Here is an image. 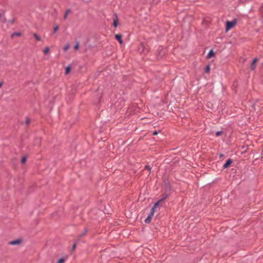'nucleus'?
Returning a JSON list of instances; mask_svg holds the SVG:
<instances>
[{
    "mask_svg": "<svg viewBox=\"0 0 263 263\" xmlns=\"http://www.w3.org/2000/svg\"><path fill=\"white\" fill-rule=\"evenodd\" d=\"M237 23V19L235 18L233 20L231 21H227L226 22V29L225 31L227 32L228 31L233 28Z\"/></svg>",
    "mask_w": 263,
    "mask_h": 263,
    "instance_id": "f257e3e1",
    "label": "nucleus"
},
{
    "mask_svg": "<svg viewBox=\"0 0 263 263\" xmlns=\"http://www.w3.org/2000/svg\"><path fill=\"white\" fill-rule=\"evenodd\" d=\"M164 183L165 185L164 188L165 192L170 194V192L171 191V186L170 184L169 181L168 180H165L164 181Z\"/></svg>",
    "mask_w": 263,
    "mask_h": 263,
    "instance_id": "f03ea898",
    "label": "nucleus"
},
{
    "mask_svg": "<svg viewBox=\"0 0 263 263\" xmlns=\"http://www.w3.org/2000/svg\"><path fill=\"white\" fill-rule=\"evenodd\" d=\"M155 212V210H154V209H151L150 213L145 220V222L146 223H149L151 222L152 218L154 216Z\"/></svg>",
    "mask_w": 263,
    "mask_h": 263,
    "instance_id": "7ed1b4c3",
    "label": "nucleus"
},
{
    "mask_svg": "<svg viewBox=\"0 0 263 263\" xmlns=\"http://www.w3.org/2000/svg\"><path fill=\"white\" fill-rule=\"evenodd\" d=\"M23 241V240L22 238H17L16 239L9 241V244L12 246H15L21 243Z\"/></svg>",
    "mask_w": 263,
    "mask_h": 263,
    "instance_id": "20e7f679",
    "label": "nucleus"
},
{
    "mask_svg": "<svg viewBox=\"0 0 263 263\" xmlns=\"http://www.w3.org/2000/svg\"><path fill=\"white\" fill-rule=\"evenodd\" d=\"M232 163H233V160L231 158L228 159L226 161V163L223 164V167H222L223 169L228 168L229 167H230L231 166V165L232 164Z\"/></svg>",
    "mask_w": 263,
    "mask_h": 263,
    "instance_id": "39448f33",
    "label": "nucleus"
},
{
    "mask_svg": "<svg viewBox=\"0 0 263 263\" xmlns=\"http://www.w3.org/2000/svg\"><path fill=\"white\" fill-rule=\"evenodd\" d=\"M258 61L257 58H255L252 61L250 68L252 70H254L256 67V62Z\"/></svg>",
    "mask_w": 263,
    "mask_h": 263,
    "instance_id": "423d86ee",
    "label": "nucleus"
},
{
    "mask_svg": "<svg viewBox=\"0 0 263 263\" xmlns=\"http://www.w3.org/2000/svg\"><path fill=\"white\" fill-rule=\"evenodd\" d=\"M122 35L121 34H117L115 36V38L116 40H117L120 45H122L123 43V41L122 39Z\"/></svg>",
    "mask_w": 263,
    "mask_h": 263,
    "instance_id": "0eeeda50",
    "label": "nucleus"
},
{
    "mask_svg": "<svg viewBox=\"0 0 263 263\" xmlns=\"http://www.w3.org/2000/svg\"><path fill=\"white\" fill-rule=\"evenodd\" d=\"M215 52L214 51L213 49H212L210 50L209 52L208 55H206V59H210L212 58L215 57Z\"/></svg>",
    "mask_w": 263,
    "mask_h": 263,
    "instance_id": "6e6552de",
    "label": "nucleus"
},
{
    "mask_svg": "<svg viewBox=\"0 0 263 263\" xmlns=\"http://www.w3.org/2000/svg\"><path fill=\"white\" fill-rule=\"evenodd\" d=\"M119 25H120V23L119 22L118 17H114L112 23V26L115 28H117Z\"/></svg>",
    "mask_w": 263,
    "mask_h": 263,
    "instance_id": "1a4fd4ad",
    "label": "nucleus"
},
{
    "mask_svg": "<svg viewBox=\"0 0 263 263\" xmlns=\"http://www.w3.org/2000/svg\"><path fill=\"white\" fill-rule=\"evenodd\" d=\"M87 231H88V229L86 228H85L84 229L83 232L78 236V238L77 241L79 240V239L80 238H81L85 236L86 235V234L87 233Z\"/></svg>",
    "mask_w": 263,
    "mask_h": 263,
    "instance_id": "9d476101",
    "label": "nucleus"
},
{
    "mask_svg": "<svg viewBox=\"0 0 263 263\" xmlns=\"http://www.w3.org/2000/svg\"><path fill=\"white\" fill-rule=\"evenodd\" d=\"M22 35V33L21 32H14L11 35V39H13L15 36L20 37Z\"/></svg>",
    "mask_w": 263,
    "mask_h": 263,
    "instance_id": "9b49d317",
    "label": "nucleus"
},
{
    "mask_svg": "<svg viewBox=\"0 0 263 263\" xmlns=\"http://www.w3.org/2000/svg\"><path fill=\"white\" fill-rule=\"evenodd\" d=\"M71 70V65H68L66 68H65V75L68 74Z\"/></svg>",
    "mask_w": 263,
    "mask_h": 263,
    "instance_id": "f8f14e48",
    "label": "nucleus"
},
{
    "mask_svg": "<svg viewBox=\"0 0 263 263\" xmlns=\"http://www.w3.org/2000/svg\"><path fill=\"white\" fill-rule=\"evenodd\" d=\"M169 195L170 194H168L164 192V193L161 195L162 198L160 199L161 200V201H163L164 200H165L166 198L168 197Z\"/></svg>",
    "mask_w": 263,
    "mask_h": 263,
    "instance_id": "ddd939ff",
    "label": "nucleus"
},
{
    "mask_svg": "<svg viewBox=\"0 0 263 263\" xmlns=\"http://www.w3.org/2000/svg\"><path fill=\"white\" fill-rule=\"evenodd\" d=\"M161 200L160 199L158 200L156 202L154 203L153 208L152 209H154V210L159 205L160 202H161Z\"/></svg>",
    "mask_w": 263,
    "mask_h": 263,
    "instance_id": "4468645a",
    "label": "nucleus"
},
{
    "mask_svg": "<svg viewBox=\"0 0 263 263\" xmlns=\"http://www.w3.org/2000/svg\"><path fill=\"white\" fill-rule=\"evenodd\" d=\"M211 68L210 65L209 64L207 65L204 69V71L205 73H209L210 72Z\"/></svg>",
    "mask_w": 263,
    "mask_h": 263,
    "instance_id": "2eb2a0df",
    "label": "nucleus"
},
{
    "mask_svg": "<svg viewBox=\"0 0 263 263\" xmlns=\"http://www.w3.org/2000/svg\"><path fill=\"white\" fill-rule=\"evenodd\" d=\"M27 161V156H24L22 157L21 160V162L22 164H25L26 162Z\"/></svg>",
    "mask_w": 263,
    "mask_h": 263,
    "instance_id": "dca6fc26",
    "label": "nucleus"
},
{
    "mask_svg": "<svg viewBox=\"0 0 263 263\" xmlns=\"http://www.w3.org/2000/svg\"><path fill=\"white\" fill-rule=\"evenodd\" d=\"M72 11L70 9H67L66 11L64 16H67V15H72Z\"/></svg>",
    "mask_w": 263,
    "mask_h": 263,
    "instance_id": "f3484780",
    "label": "nucleus"
},
{
    "mask_svg": "<svg viewBox=\"0 0 263 263\" xmlns=\"http://www.w3.org/2000/svg\"><path fill=\"white\" fill-rule=\"evenodd\" d=\"M33 35L37 41H40L41 40V37L39 35H38L36 33H34L33 34Z\"/></svg>",
    "mask_w": 263,
    "mask_h": 263,
    "instance_id": "a211bd4d",
    "label": "nucleus"
},
{
    "mask_svg": "<svg viewBox=\"0 0 263 263\" xmlns=\"http://www.w3.org/2000/svg\"><path fill=\"white\" fill-rule=\"evenodd\" d=\"M79 47H80L79 46V42H76V44L74 46V49L75 50H77L79 49Z\"/></svg>",
    "mask_w": 263,
    "mask_h": 263,
    "instance_id": "6ab92c4d",
    "label": "nucleus"
},
{
    "mask_svg": "<svg viewBox=\"0 0 263 263\" xmlns=\"http://www.w3.org/2000/svg\"><path fill=\"white\" fill-rule=\"evenodd\" d=\"M49 50H50V48L49 47L47 46V47H45L43 52L45 54H46L49 52Z\"/></svg>",
    "mask_w": 263,
    "mask_h": 263,
    "instance_id": "aec40b11",
    "label": "nucleus"
},
{
    "mask_svg": "<svg viewBox=\"0 0 263 263\" xmlns=\"http://www.w3.org/2000/svg\"><path fill=\"white\" fill-rule=\"evenodd\" d=\"M70 47V45L69 44H67L65 47L63 48L64 51L66 52Z\"/></svg>",
    "mask_w": 263,
    "mask_h": 263,
    "instance_id": "412c9836",
    "label": "nucleus"
},
{
    "mask_svg": "<svg viewBox=\"0 0 263 263\" xmlns=\"http://www.w3.org/2000/svg\"><path fill=\"white\" fill-rule=\"evenodd\" d=\"M65 261V259L64 257L60 258L58 261L57 263H64Z\"/></svg>",
    "mask_w": 263,
    "mask_h": 263,
    "instance_id": "4be33fe9",
    "label": "nucleus"
},
{
    "mask_svg": "<svg viewBox=\"0 0 263 263\" xmlns=\"http://www.w3.org/2000/svg\"><path fill=\"white\" fill-rule=\"evenodd\" d=\"M59 29V26L58 25H55L53 28V33H55Z\"/></svg>",
    "mask_w": 263,
    "mask_h": 263,
    "instance_id": "5701e85b",
    "label": "nucleus"
},
{
    "mask_svg": "<svg viewBox=\"0 0 263 263\" xmlns=\"http://www.w3.org/2000/svg\"><path fill=\"white\" fill-rule=\"evenodd\" d=\"M223 131L222 130H220V131H218L216 133V137H219L220 136V135H221L222 134H223Z\"/></svg>",
    "mask_w": 263,
    "mask_h": 263,
    "instance_id": "b1692460",
    "label": "nucleus"
},
{
    "mask_svg": "<svg viewBox=\"0 0 263 263\" xmlns=\"http://www.w3.org/2000/svg\"><path fill=\"white\" fill-rule=\"evenodd\" d=\"M145 169L149 171V173H150L151 170V167H150L149 165H146L145 166Z\"/></svg>",
    "mask_w": 263,
    "mask_h": 263,
    "instance_id": "393cba45",
    "label": "nucleus"
},
{
    "mask_svg": "<svg viewBox=\"0 0 263 263\" xmlns=\"http://www.w3.org/2000/svg\"><path fill=\"white\" fill-rule=\"evenodd\" d=\"M160 132H161V130H155L153 133V135H154V136L157 135Z\"/></svg>",
    "mask_w": 263,
    "mask_h": 263,
    "instance_id": "a878e982",
    "label": "nucleus"
},
{
    "mask_svg": "<svg viewBox=\"0 0 263 263\" xmlns=\"http://www.w3.org/2000/svg\"><path fill=\"white\" fill-rule=\"evenodd\" d=\"M30 123V120L29 118L27 117L26 119V123L29 124Z\"/></svg>",
    "mask_w": 263,
    "mask_h": 263,
    "instance_id": "bb28decb",
    "label": "nucleus"
},
{
    "mask_svg": "<svg viewBox=\"0 0 263 263\" xmlns=\"http://www.w3.org/2000/svg\"><path fill=\"white\" fill-rule=\"evenodd\" d=\"M15 18H13L12 20H10L8 21V22L10 23L11 24H13L15 22Z\"/></svg>",
    "mask_w": 263,
    "mask_h": 263,
    "instance_id": "cd10ccee",
    "label": "nucleus"
},
{
    "mask_svg": "<svg viewBox=\"0 0 263 263\" xmlns=\"http://www.w3.org/2000/svg\"><path fill=\"white\" fill-rule=\"evenodd\" d=\"M3 17H0V21H2L3 23L6 22V17H4L3 19H2Z\"/></svg>",
    "mask_w": 263,
    "mask_h": 263,
    "instance_id": "c85d7f7f",
    "label": "nucleus"
},
{
    "mask_svg": "<svg viewBox=\"0 0 263 263\" xmlns=\"http://www.w3.org/2000/svg\"><path fill=\"white\" fill-rule=\"evenodd\" d=\"M76 245H76V243H74V244L72 245V250H74V249H75V248H76Z\"/></svg>",
    "mask_w": 263,
    "mask_h": 263,
    "instance_id": "c756f323",
    "label": "nucleus"
},
{
    "mask_svg": "<svg viewBox=\"0 0 263 263\" xmlns=\"http://www.w3.org/2000/svg\"><path fill=\"white\" fill-rule=\"evenodd\" d=\"M224 156V155H223V154H219V157H220V158H221V157H223Z\"/></svg>",
    "mask_w": 263,
    "mask_h": 263,
    "instance_id": "7c9ffc66",
    "label": "nucleus"
},
{
    "mask_svg": "<svg viewBox=\"0 0 263 263\" xmlns=\"http://www.w3.org/2000/svg\"><path fill=\"white\" fill-rule=\"evenodd\" d=\"M3 84V82H0V88L2 87Z\"/></svg>",
    "mask_w": 263,
    "mask_h": 263,
    "instance_id": "2f4dec72",
    "label": "nucleus"
},
{
    "mask_svg": "<svg viewBox=\"0 0 263 263\" xmlns=\"http://www.w3.org/2000/svg\"><path fill=\"white\" fill-rule=\"evenodd\" d=\"M162 51V49H161V51H159V53H160V52H161V51Z\"/></svg>",
    "mask_w": 263,
    "mask_h": 263,
    "instance_id": "473e14b6",
    "label": "nucleus"
}]
</instances>
